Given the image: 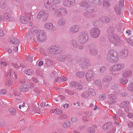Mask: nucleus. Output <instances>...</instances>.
<instances>
[{"label": "nucleus", "instance_id": "obj_12", "mask_svg": "<svg viewBox=\"0 0 133 133\" xmlns=\"http://www.w3.org/2000/svg\"><path fill=\"white\" fill-rule=\"evenodd\" d=\"M43 17V20L45 21L48 17V14L46 13L44 9H42L40 11L36 17L37 19H39Z\"/></svg>", "mask_w": 133, "mask_h": 133}, {"label": "nucleus", "instance_id": "obj_37", "mask_svg": "<svg viewBox=\"0 0 133 133\" xmlns=\"http://www.w3.org/2000/svg\"><path fill=\"white\" fill-rule=\"evenodd\" d=\"M45 61L46 65L48 66L53 64V62L51 60L49 59H46Z\"/></svg>", "mask_w": 133, "mask_h": 133}, {"label": "nucleus", "instance_id": "obj_64", "mask_svg": "<svg viewBox=\"0 0 133 133\" xmlns=\"http://www.w3.org/2000/svg\"><path fill=\"white\" fill-rule=\"evenodd\" d=\"M57 75H58V74L57 72L55 70L53 71L52 72L51 75V76L52 77H53L54 76H56Z\"/></svg>", "mask_w": 133, "mask_h": 133}, {"label": "nucleus", "instance_id": "obj_30", "mask_svg": "<svg viewBox=\"0 0 133 133\" xmlns=\"http://www.w3.org/2000/svg\"><path fill=\"white\" fill-rule=\"evenodd\" d=\"M4 16L5 18V20L7 21H11L12 20V16L9 14L7 13L4 14Z\"/></svg>", "mask_w": 133, "mask_h": 133}, {"label": "nucleus", "instance_id": "obj_36", "mask_svg": "<svg viewBox=\"0 0 133 133\" xmlns=\"http://www.w3.org/2000/svg\"><path fill=\"white\" fill-rule=\"evenodd\" d=\"M70 122L68 121H66L64 122L63 127L65 128H67L70 127Z\"/></svg>", "mask_w": 133, "mask_h": 133}, {"label": "nucleus", "instance_id": "obj_51", "mask_svg": "<svg viewBox=\"0 0 133 133\" xmlns=\"http://www.w3.org/2000/svg\"><path fill=\"white\" fill-rule=\"evenodd\" d=\"M0 6L2 8H4L5 7V1L4 0H2L0 3Z\"/></svg>", "mask_w": 133, "mask_h": 133}, {"label": "nucleus", "instance_id": "obj_16", "mask_svg": "<svg viewBox=\"0 0 133 133\" xmlns=\"http://www.w3.org/2000/svg\"><path fill=\"white\" fill-rule=\"evenodd\" d=\"M76 3L75 0H63V4L66 7H71Z\"/></svg>", "mask_w": 133, "mask_h": 133}, {"label": "nucleus", "instance_id": "obj_26", "mask_svg": "<svg viewBox=\"0 0 133 133\" xmlns=\"http://www.w3.org/2000/svg\"><path fill=\"white\" fill-rule=\"evenodd\" d=\"M112 77L110 76H106L103 77L102 80L104 82H108L111 81L112 79Z\"/></svg>", "mask_w": 133, "mask_h": 133}, {"label": "nucleus", "instance_id": "obj_20", "mask_svg": "<svg viewBox=\"0 0 133 133\" xmlns=\"http://www.w3.org/2000/svg\"><path fill=\"white\" fill-rule=\"evenodd\" d=\"M108 98L109 99V101L108 103L110 104H112L115 103V96L114 95L112 94L109 95Z\"/></svg>", "mask_w": 133, "mask_h": 133}, {"label": "nucleus", "instance_id": "obj_15", "mask_svg": "<svg viewBox=\"0 0 133 133\" xmlns=\"http://www.w3.org/2000/svg\"><path fill=\"white\" fill-rule=\"evenodd\" d=\"M48 51L50 52L55 54H58L59 52L58 48L55 45H52L49 47Z\"/></svg>", "mask_w": 133, "mask_h": 133}, {"label": "nucleus", "instance_id": "obj_11", "mask_svg": "<svg viewBox=\"0 0 133 133\" xmlns=\"http://www.w3.org/2000/svg\"><path fill=\"white\" fill-rule=\"evenodd\" d=\"M80 62L82 69L87 68L91 65V63L85 57L83 58Z\"/></svg>", "mask_w": 133, "mask_h": 133}, {"label": "nucleus", "instance_id": "obj_29", "mask_svg": "<svg viewBox=\"0 0 133 133\" xmlns=\"http://www.w3.org/2000/svg\"><path fill=\"white\" fill-rule=\"evenodd\" d=\"M80 6L82 7H86L89 5V3L86 0H83L79 4Z\"/></svg>", "mask_w": 133, "mask_h": 133}, {"label": "nucleus", "instance_id": "obj_21", "mask_svg": "<svg viewBox=\"0 0 133 133\" xmlns=\"http://www.w3.org/2000/svg\"><path fill=\"white\" fill-rule=\"evenodd\" d=\"M30 86L27 84H23L21 85L19 88V90L22 92H26L28 90Z\"/></svg>", "mask_w": 133, "mask_h": 133}, {"label": "nucleus", "instance_id": "obj_27", "mask_svg": "<svg viewBox=\"0 0 133 133\" xmlns=\"http://www.w3.org/2000/svg\"><path fill=\"white\" fill-rule=\"evenodd\" d=\"M96 127L95 125H91L87 129V131L90 133H94L95 131Z\"/></svg>", "mask_w": 133, "mask_h": 133}, {"label": "nucleus", "instance_id": "obj_32", "mask_svg": "<svg viewBox=\"0 0 133 133\" xmlns=\"http://www.w3.org/2000/svg\"><path fill=\"white\" fill-rule=\"evenodd\" d=\"M114 9L117 15H120L121 14V10L119 6L118 5H116L114 7Z\"/></svg>", "mask_w": 133, "mask_h": 133}, {"label": "nucleus", "instance_id": "obj_3", "mask_svg": "<svg viewBox=\"0 0 133 133\" xmlns=\"http://www.w3.org/2000/svg\"><path fill=\"white\" fill-rule=\"evenodd\" d=\"M89 39L88 34L86 31L80 32L77 38V41L80 43L83 44L85 43Z\"/></svg>", "mask_w": 133, "mask_h": 133}, {"label": "nucleus", "instance_id": "obj_4", "mask_svg": "<svg viewBox=\"0 0 133 133\" xmlns=\"http://www.w3.org/2000/svg\"><path fill=\"white\" fill-rule=\"evenodd\" d=\"M132 72L131 70L124 71L122 74V77L119 80V83L123 84H127L128 82L127 78L130 77L132 75Z\"/></svg>", "mask_w": 133, "mask_h": 133}, {"label": "nucleus", "instance_id": "obj_22", "mask_svg": "<svg viewBox=\"0 0 133 133\" xmlns=\"http://www.w3.org/2000/svg\"><path fill=\"white\" fill-rule=\"evenodd\" d=\"M107 32L109 34L108 37L109 35H112L114 34V29L113 26H109L108 27L107 29Z\"/></svg>", "mask_w": 133, "mask_h": 133}, {"label": "nucleus", "instance_id": "obj_56", "mask_svg": "<svg viewBox=\"0 0 133 133\" xmlns=\"http://www.w3.org/2000/svg\"><path fill=\"white\" fill-rule=\"evenodd\" d=\"M65 91L66 93H67L68 94L70 95H73L75 94V92L73 91L69 90H66Z\"/></svg>", "mask_w": 133, "mask_h": 133}, {"label": "nucleus", "instance_id": "obj_39", "mask_svg": "<svg viewBox=\"0 0 133 133\" xmlns=\"http://www.w3.org/2000/svg\"><path fill=\"white\" fill-rule=\"evenodd\" d=\"M13 83L12 81L10 79H7L5 82L6 85L8 86H10Z\"/></svg>", "mask_w": 133, "mask_h": 133}, {"label": "nucleus", "instance_id": "obj_42", "mask_svg": "<svg viewBox=\"0 0 133 133\" xmlns=\"http://www.w3.org/2000/svg\"><path fill=\"white\" fill-rule=\"evenodd\" d=\"M77 76L79 78H82L85 75L84 72L82 71L78 72L76 74Z\"/></svg>", "mask_w": 133, "mask_h": 133}, {"label": "nucleus", "instance_id": "obj_54", "mask_svg": "<svg viewBox=\"0 0 133 133\" xmlns=\"http://www.w3.org/2000/svg\"><path fill=\"white\" fill-rule=\"evenodd\" d=\"M14 93L15 96H18L20 94L19 90L17 89H15L14 90Z\"/></svg>", "mask_w": 133, "mask_h": 133}, {"label": "nucleus", "instance_id": "obj_35", "mask_svg": "<svg viewBox=\"0 0 133 133\" xmlns=\"http://www.w3.org/2000/svg\"><path fill=\"white\" fill-rule=\"evenodd\" d=\"M91 114L89 113H86L85 115L83 116L82 118L83 120L85 122H87L88 121V118L90 116Z\"/></svg>", "mask_w": 133, "mask_h": 133}, {"label": "nucleus", "instance_id": "obj_46", "mask_svg": "<svg viewBox=\"0 0 133 133\" xmlns=\"http://www.w3.org/2000/svg\"><path fill=\"white\" fill-rule=\"evenodd\" d=\"M94 84L96 85L100 86L101 85V81L99 80H96L94 82Z\"/></svg>", "mask_w": 133, "mask_h": 133}, {"label": "nucleus", "instance_id": "obj_49", "mask_svg": "<svg viewBox=\"0 0 133 133\" xmlns=\"http://www.w3.org/2000/svg\"><path fill=\"white\" fill-rule=\"evenodd\" d=\"M34 91L36 93L35 95L39 94H40L41 92V89L38 88H35Z\"/></svg>", "mask_w": 133, "mask_h": 133}, {"label": "nucleus", "instance_id": "obj_18", "mask_svg": "<svg viewBox=\"0 0 133 133\" xmlns=\"http://www.w3.org/2000/svg\"><path fill=\"white\" fill-rule=\"evenodd\" d=\"M44 27L47 30H54L55 29V27L51 23L48 22L44 25Z\"/></svg>", "mask_w": 133, "mask_h": 133}, {"label": "nucleus", "instance_id": "obj_44", "mask_svg": "<svg viewBox=\"0 0 133 133\" xmlns=\"http://www.w3.org/2000/svg\"><path fill=\"white\" fill-rule=\"evenodd\" d=\"M9 112L12 115H15L16 113V111L13 108H10L9 109Z\"/></svg>", "mask_w": 133, "mask_h": 133}, {"label": "nucleus", "instance_id": "obj_47", "mask_svg": "<svg viewBox=\"0 0 133 133\" xmlns=\"http://www.w3.org/2000/svg\"><path fill=\"white\" fill-rule=\"evenodd\" d=\"M91 3L95 4H99L100 3V0H88Z\"/></svg>", "mask_w": 133, "mask_h": 133}, {"label": "nucleus", "instance_id": "obj_8", "mask_svg": "<svg viewBox=\"0 0 133 133\" xmlns=\"http://www.w3.org/2000/svg\"><path fill=\"white\" fill-rule=\"evenodd\" d=\"M90 34L92 38H96L99 37L100 34V31L97 28L93 27L90 30Z\"/></svg>", "mask_w": 133, "mask_h": 133}, {"label": "nucleus", "instance_id": "obj_14", "mask_svg": "<svg viewBox=\"0 0 133 133\" xmlns=\"http://www.w3.org/2000/svg\"><path fill=\"white\" fill-rule=\"evenodd\" d=\"M70 86L72 88H74L77 90H81L82 89V85L79 82L72 81L70 82L69 84Z\"/></svg>", "mask_w": 133, "mask_h": 133}, {"label": "nucleus", "instance_id": "obj_38", "mask_svg": "<svg viewBox=\"0 0 133 133\" xmlns=\"http://www.w3.org/2000/svg\"><path fill=\"white\" fill-rule=\"evenodd\" d=\"M97 53V50L95 49H91L90 51V54L91 56H94L96 55Z\"/></svg>", "mask_w": 133, "mask_h": 133}, {"label": "nucleus", "instance_id": "obj_40", "mask_svg": "<svg viewBox=\"0 0 133 133\" xmlns=\"http://www.w3.org/2000/svg\"><path fill=\"white\" fill-rule=\"evenodd\" d=\"M129 104V102L127 101H124L121 103L120 106L121 108H124L126 107Z\"/></svg>", "mask_w": 133, "mask_h": 133}, {"label": "nucleus", "instance_id": "obj_45", "mask_svg": "<svg viewBox=\"0 0 133 133\" xmlns=\"http://www.w3.org/2000/svg\"><path fill=\"white\" fill-rule=\"evenodd\" d=\"M122 24L121 23H119L117 24L116 25V28L117 29L118 31L120 32L122 31Z\"/></svg>", "mask_w": 133, "mask_h": 133}, {"label": "nucleus", "instance_id": "obj_33", "mask_svg": "<svg viewBox=\"0 0 133 133\" xmlns=\"http://www.w3.org/2000/svg\"><path fill=\"white\" fill-rule=\"evenodd\" d=\"M71 46L74 48H76L78 46V44L76 40L73 39L71 40Z\"/></svg>", "mask_w": 133, "mask_h": 133}, {"label": "nucleus", "instance_id": "obj_24", "mask_svg": "<svg viewBox=\"0 0 133 133\" xmlns=\"http://www.w3.org/2000/svg\"><path fill=\"white\" fill-rule=\"evenodd\" d=\"M20 20L21 22L23 24L26 23L28 21V18L26 15L21 16L20 17Z\"/></svg>", "mask_w": 133, "mask_h": 133}, {"label": "nucleus", "instance_id": "obj_55", "mask_svg": "<svg viewBox=\"0 0 133 133\" xmlns=\"http://www.w3.org/2000/svg\"><path fill=\"white\" fill-rule=\"evenodd\" d=\"M99 97L101 100H104L106 98V96L105 94H102L100 95Z\"/></svg>", "mask_w": 133, "mask_h": 133}, {"label": "nucleus", "instance_id": "obj_19", "mask_svg": "<svg viewBox=\"0 0 133 133\" xmlns=\"http://www.w3.org/2000/svg\"><path fill=\"white\" fill-rule=\"evenodd\" d=\"M70 56L68 55H63L58 56L57 58V60L60 62H62L68 60L70 58Z\"/></svg>", "mask_w": 133, "mask_h": 133}, {"label": "nucleus", "instance_id": "obj_13", "mask_svg": "<svg viewBox=\"0 0 133 133\" xmlns=\"http://www.w3.org/2000/svg\"><path fill=\"white\" fill-rule=\"evenodd\" d=\"M85 78L87 81L90 82L93 81L94 79V74L91 70H88L85 75Z\"/></svg>", "mask_w": 133, "mask_h": 133}, {"label": "nucleus", "instance_id": "obj_23", "mask_svg": "<svg viewBox=\"0 0 133 133\" xmlns=\"http://www.w3.org/2000/svg\"><path fill=\"white\" fill-rule=\"evenodd\" d=\"M128 50L126 49L122 50L121 52V55L122 57L123 58L126 57L128 55Z\"/></svg>", "mask_w": 133, "mask_h": 133}, {"label": "nucleus", "instance_id": "obj_41", "mask_svg": "<svg viewBox=\"0 0 133 133\" xmlns=\"http://www.w3.org/2000/svg\"><path fill=\"white\" fill-rule=\"evenodd\" d=\"M89 95V93L87 92H85L82 93L81 96L85 98H88Z\"/></svg>", "mask_w": 133, "mask_h": 133}, {"label": "nucleus", "instance_id": "obj_7", "mask_svg": "<svg viewBox=\"0 0 133 133\" xmlns=\"http://www.w3.org/2000/svg\"><path fill=\"white\" fill-rule=\"evenodd\" d=\"M85 10L86 12L83 13V15L84 16L88 17H94V15L92 13L95 12V10L92 6L89 4L85 9Z\"/></svg>", "mask_w": 133, "mask_h": 133}, {"label": "nucleus", "instance_id": "obj_9", "mask_svg": "<svg viewBox=\"0 0 133 133\" xmlns=\"http://www.w3.org/2000/svg\"><path fill=\"white\" fill-rule=\"evenodd\" d=\"M53 0H48L44 4V7L46 9H48L49 11H53L55 10L56 8V5L53 4Z\"/></svg>", "mask_w": 133, "mask_h": 133}, {"label": "nucleus", "instance_id": "obj_2", "mask_svg": "<svg viewBox=\"0 0 133 133\" xmlns=\"http://www.w3.org/2000/svg\"><path fill=\"white\" fill-rule=\"evenodd\" d=\"M125 67V64L123 63H117L111 66L109 68L110 74L112 75L116 76L118 73L117 71L123 69Z\"/></svg>", "mask_w": 133, "mask_h": 133}, {"label": "nucleus", "instance_id": "obj_62", "mask_svg": "<svg viewBox=\"0 0 133 133\" xmlns=\"http://www.w3.org/2000/svg\"><path fill=\"white\" fill-rule=\"evenodd\" d=\"M115 125L117 127L119 128L120 127V125L119 122L118 121H115L114 122Z\"/></svg>", "mask_w": 133, "mask_h": 133}, {"label": "nucleus", "instance_id": "obj_48", "mask_svg": "<svg viewBox=\"0 0 133 133\" xmlns=\"http://www.w3.org/2000/svg\"><path fill=\"white\" fill-rule=\"evenodd\" d=\"M25 37L27 39H31L32 37L30 32L29 31H28L26 33Z\"/></svg>", "mask_w": 133, "mask_h": 133}, {"label": "nucleus", "instance_id": "obj_61", "mask_svg": "<svg viewBox=\"0 0 133 133\" xmlns=\"http://www.w3.org/2000/svg\"><path fill=\"white\" fill-rule=\"evenodd\" d=\"M106 70V67L104 66H102L100 68L99 71L100 72L102 73L105 71Z\"/></svg>", "mask_w": 133, "mask_h": 133}, {"label": "nucleus", "instance_id": "obj_58", "mask_svg": "<svg viewBox=\"0 0 133 133\" xmlns=\"http://www.w3.org/2000/svg\"><path fill=\"white\" fill-rule=\"evenodd\" d=\"M89 91L90 94L93 96H95V93L94 90L92 89L89 88Z\"/></svg>", "mask_w": 133, "mask_h": 133}, {"label": "nucleus", "instance_id": "obj_57", "mask_svg": "<svg viewBox=\"0 0 133 133\" xmlns=\"http://www.w3.org/2000/svg\"><path fill=\"white\" fill-rule=\"evenodd\" d=\"M103 5L104 7H107L109 6L110 3L107 1H103Z\"/></svg>", "mask_w": 133, "mask_h": 133}, {"label": "nucleus", "instance_id": "obj_63", "mask_svg": "<svg viewBox=\"0 0 133 133\" xmlns=\"http://www.w3.org/2000/svg\"><path fill=\"white\" fill-rule=\"evenodd\" d=\"M11 69H9V70L8 71L6 74L7 77L10 78L11 77Z\"/></svg>", "mask_w": 133, "mask_h": 133}, {"label": "nucleus", "instance_id": "obj_52", "mask_svg": "<svg viewBox=\"0 0 133 133\" xmlns=\"http://www.w3.org/2000/svg\"><path fill=\"white\" fill-rule=\"evenodd\" d=\"M36 30V27L33 26L31 28V32L32 34L34 35V34L35 33V34H36V31L37 30Z\"/></svg>", "mask_w": 133, "mask_h": 133}, {"label": "nucleus", "instance_id": "obj_59", "mask_svg": "<svg viewBox=\"0 0 133 133\" xmlns=\"http://www.w3.org/2000/svg\"><path fill=\"white\" fill-rule=\"evenodd\" d=\"M59 78L60 82H64L66 81L67 79V78L66 77H64V76H61L59 77Z\"/></svg>", "mask_w": 133, "mask_h": 133}, {"label": "nucleus", "instance_id": "obj_5", "mask_svg": "<svg viewBox=\"0 0 133 133\" xmlns=\"http://www.w3.org/2000/svg\"><path fill=\"white\" fill-rule=\"evenodd\" d=\"M108 39L110 43L115 46H117L121 44L120 37L116 34L109 35L108 36Z\"/></svg>", "mask_w": 133, "mask_h": 133}, {"label": "nucleus", "instance_id": "obj_17", "mask_svg": "<svg viewBox=\"0 0 133 133\" xmlns=\"http://www.w3.org/2000/svg\"><path fill=\"white\" fill-rule=\"evenodd\" d=\"M80 26L78 25H75L71 26L70 29V32L76 33L78 32L80 29Z\"/></svg>", "mask_w": 133, "mask_h": 133}, {"label": "nucleus", "instance_id": "obj_50", "mask_svg": "<svg viewBox=\"0 0 133 133\" xmlns=\"http://www.w3.org/2000/svg\"><path fill=\"white\" fill-rule=\"evenodd\" d=\"M111 124L110 123L107 122L104 124L103 127V129H105L108 128L110 126V125Z\"/></svg>", "mask_w": 133, "mask_h": 133}, {"label": "nucleus", "instance_id": "obj_6", "mask_svg": "<svg viewBox=\"0 0 133 133\" xmlns=\"http://www.w3.org/2000/svg\"><path fill=\"white\" fill-rule=\"evenodd\" d=\"M36 36L37 40L40 42H43L46 38V35L45 31L39 29L36 31Z\"/></svg>", "mask_w": 133, "mask_h": 133}, {"label": "nucleus", "instance_id": "obj_28", "mask_svg": "<svg viewBox=\"0 0 133 133\" xmlns=\"http://www.w3.org/2000/svg\"><path fill=\"white\" fill-rule=\"evenodd\" d=\"M9 42L11 43L15 44H18L19 43V41L17 39L12 38L9 40Z\"/></svg>", "mask_w": 133, "mask_h": 133}, {"label": "nucleus", "instance_id": "obj_1", "mask_svg": "<svg viewBox=\"0 0 133 133\" xmlns=\"http://www.w3.org/2000/svg\"><path fill=\"white\" fill-rule=\"evenodd\" d=\"M118 54L115 50H110L108 51L106 59L110 62L116 63L118 61Z\"/></svg>", "mask_w": 133, "mask_h": 133}, {"label": "nucleus", "instance_id": "obj_31", "mask_svg": "<svg viewBox=\"0 0 133 133\" xmlns=\"http://www.w3.org/2000/svg\"><path fill=\"white\" fill-rule=\"evenodd\" d=\"M100 20L103 23H106L110 21V19L108 17L104 16L101 17L100 18Z\"/></svg>", "mask_w": 133, "mask_h": 133}, {"label": "nucleus", "instance_id": "obj_43", "mask_svg": "<svg viewBox=\"0 0 133 133\" xmlns=\"http://www.w3.org/2000/svg\"><path fill=\"white\" fill-rule=\"evenodd\" d=\"M127 88L128 90L133 92V82H130Z\"/></svg>", "mask_w": 133, "mask_h": 133}, {"label": "nucleus", "instance_id": "obj_34", "mask_svg": "<svg viewBox=\"0 0 133 133\" xmlns=\"http://www.w3.org/2000/svg\"><path fill=\"white\" fill-rule=\"evenodd\" d=\"M24 73L28 75H31L34 74V71L32 69H28L25 71Z\"/></svg>", "mask_w": 133, "mask_h": 133}, {"label": "nucleus", "instance_id": "obj_10", "mask_svg": "<svg viewBox=\"0 0 133 133\" xmlns=\"http://www.w3.org/2000/svg\"><path fill=\"white\" fill-rule=\"evenodd\" d=\"M55 14L61 16H66L68 14L67 10L64 8H60L58 9L55 10L54 11Z\"/></svg>", "mask_w": 133, "mask_h": 133}, {"label": "nucleus", "instance_id": "obj_60", "mask_svg": "<svg viewBox=\"0 0 133 133\" xmlns=\"http://www.w3.org/2000/svg\"><path fill=\"white\" fill-rule=\"evenodd\" d=\"M127 42L131 45H133V40L131 38L127 39Z\"/></svg>", "mask_w": 133, "mask_h": 133}, {"label": "nucleus", "instance_id": "obj_25", "mask_svg": "<svg viewBox=\"0 0 133 133\" xmlns=\"http://www.w3.org/2000/svg\"><path fill=\"white\" fill-rule=\"evenodd\" d=\"M66 22L65 19L63 18H61L58 19L57 23L59 26H63L65 24Z\"/></svg>", "mask_w": 133, "mask_h": 133}, {"label": "nucleus", "instance_id": "obj_53", "mask_svg": "<svg viewBox=\"0 0 133 133\" xmlns=\"http://www.w3.org/2000/svg\"><path fill=\"white\" fill-rule=\"evenodd\" d=\"M4 102L3 100L0 99V106L2 107H4L5 106L6 104V102L5 101H6V100H4Z\"/></svg>", "mask_w": 133, "mask_h": 133}]
</instances>
